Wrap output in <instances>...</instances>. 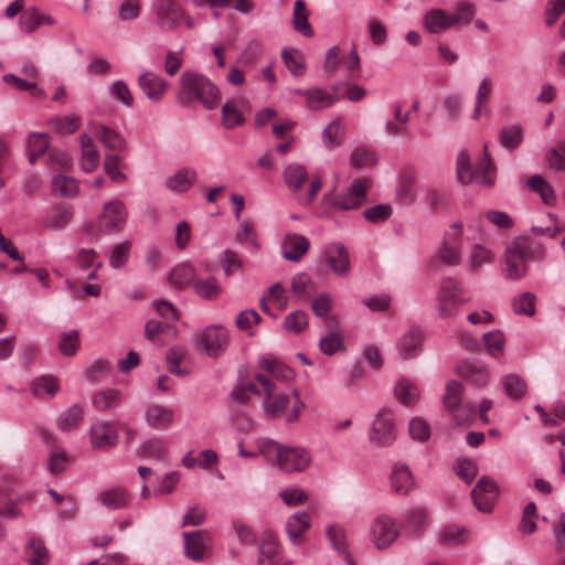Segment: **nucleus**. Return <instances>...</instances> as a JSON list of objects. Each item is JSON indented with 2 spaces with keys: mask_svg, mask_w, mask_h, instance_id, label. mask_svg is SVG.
Masks as SVG:
<instances>
[{
  "mask_svg": "<svg viewBox=\"0 0 565 565\" xmlns=\"http://www.w3.org/2000/svg\"><path fill=\"white\" fill-rule=\"evenodd\" d=\"M175 98L182 106L200 102L206 109H213L221 100V93L207 76L184 71L180 77Z\"/></svg>",
  "mask_w": 565,
  "mask_h": 565,
  "instance_id": "1",
  "label": "nucleus"
},
{
  "mask_svg": "<svg viewBox=\"0 0 565 565\" xmlns=\"http://www.w3.org/2000/svg\"><path fill=\"white\" fill-rule=\"evenodd\" d=\"M482 159L473 169L470 162L468 150H461L457 156L456 170L458 181L466 185L476 182L481 185L491 186L494 183V166L488 151V143L483 145Z\"/></svg>",
  "mask_w": 565,
  "mask_h": 565,
  "instance_id": "2",
  "label": "nucleus"
},
{
  "mask_svg": "<svg viewBox=\"0 0 565 565\" xmlns=\"http://www.w3.org/2000/svg\"><path fill=\"white\" fill-rule=\"evenodd\" d=\"M127 218L126 206L120 200L106 202L95 224L87 226V234L92 241L102 235H111L124 230Z\"/></svg>",
  "mask_w": 565,
  "mask_h": 565,
  "instance_id": "3",
  "label": "nucleus"
},
{
  "mask_svg": "<svg viewBox=\"0 0 565 565\" xmlns=\"http://www.w3.org/2000/svg\"><path fill=\"white\" fill-rule=\"evenodd\" d=\"M531 245V238L521 236L515 238L505 249L503 274L505 278L519 280L526 275V249Z\"/></svg>",
  "mask_w": 565,
  "mask_h": 565,
  "instance_id": "4",
  "label": "nucleus"
},
{
  "mask_svg": "<svg viewBox=\"0 0 565 565\" xmlns=\"http://www.w3.org/2000/svg\"><path fill=\"white\" fill-rule=\"evenodd\" d=\"M463 392L462 384L452 380L446 385L444 395L445 408L458 425L466 424L476 415V407L471 404H461V395Z\"/></svg>",
  "mask_w": 565,
  "mask_h": 565,
  "instance_id": "5",
  "label": "nucleus"
},
{
  "mask_svg": "<svg viewBox=\"0 0 565 565\" xmlns=\"http://www.w3.org/2000/svg\"><path fill=\"white\" fill-rule=\"evenodd\" d=\"M469 299L462 298V288L454 278H446L441 281L438 290V313L443 318L457 315L461 305Z\"/></svg>",
  "mask_w": 565,
  "mask_h": 565,
  "instance_id": "6",
  "label": "nucleus"
},
{
  "mask_svg": "<svg viewBox=\"0 0 565 565\" xmlns=\"http://www.w3.org/2000/svg\"><path fill=\"white\" fill-rule=\"evenodd\" d=\"M255 380L262 385L265 399L262 408L267 418L280 417L289 405V397L286 394L277 393L275 383L266 375L256 374Z\"/></svg>",
  "mask_w": 565,
  "mask_h": 565,
  "instance_id": "7",
  "label": "nucleus"
},
{
  "mask_svg": "<svg viewBox=\"0 0 565 565\" xmlns=\"http://www.w3.org/2000/svg\"><path fill=\"white\" fill-rule=\"evenodd\" d=\"M367 184L362 179H356L345 193L333 192L323 195L324 202L340 210H355L366 200Z\"/></svg>",
  "mask_w": 565,
  "mask_h": 565,
  "instance_id": "8",
  "label": "nucleus"
},
{
  "mask_svg": "<svg viewBox=\"0 0 565 565\" xmlns=\"http://www.w3.org/2000/svg\"><path fill=\"white\" fill-rule=\"evenodd\" d=\"M151 8L157 25L163 31L175 30L184 17V10L174 0H154Z\"/></svg>",
  "mask_w": 565,
  "mask_h": 565,
  "instance_id": "9",
  "label": "nucleus"
},
{
  "mask_svg": "<svg viewBox=\"0 0 565 565\" xmlns=\"http://www.w3.org/2000/svg\"><path fill=\"white\" fill-rule=\"evenodd\" d=\"M395 438L396 431L393 413L388 409H382L370 428V440L377 447H387L393 444Z\"/></svg>",
  "mask_w": 565,
  "mask_h": 565,
  "instance_id": "10",
  "label": "nucleus"
},
{
  "mask_svg": "<svg viewBox=\"0 0 565 565\" xmlns=\"http://www.w3.org/2000/svg\"><path fill=\"white\" fill-rule=\"evenodd\" d=\"M398 534L395 519L388 515L377 516L370 527L371 540L379 550L390 547L398 537Z\"/></svg>",
  "mask_w": 565,
  "mask_h": 565,
  "instance_id": "11",
  "label": "nucleus"
},
{
  "mask_svg": "<svg viewBox=\"0 0 565 565\" xmlns=\"http://www.w3.org/2000/svg\"><path fill=\"white\" fill-rule=\"evenodd\" d=\"M310 461L309 452L301 447L284 446L277 451V465L284 472L303 471Z\"/></svg>",
  "mask_w": 565,
  "mask_h": 565,
  "instance_id": "12",
  "label": "nucleus"
},
{
  "mask_svg": "<svg viewBox=\"0 0 565 565\" xmlns=\"http://www.w3.org/2000/svg\"><path fill=\"white\" fill-rule=\"evenodd\" d=\"M199 342L204 351L212 358L220 356L228 343L226 329L221 326L207 327L201 334Z\"/></svg>",
  "mask_w": 565,
  "mask_h": 565,
  "instance_id": "13",
  "label": "nucleus"
},
{
  "mask_svg": "<svg viewBox=\"0 0 565 565\" xmlns=\"http://www.w3.org/2000/svg\"><path fill=\"white\" fill-rule=\"evenodd\" d=\"M324 258L334 275L347 276L350 273L349 252L342 243H330L324 249Z\"/></svg>",
  "mask_w": 565,
  "mask_h": 565,
  "instance_id": "14",
  "label": "nucleus"
},
{
  "mask_svg": "<svg viewBox=\"0 0 565 565\" xmlns=\"http://www.w3.org/2000/svg\"><path fill=\"white\" fill-rule=\"evenodd\" d=\"M184 554L189 559L201 562L204 559L206 551V541L210 535L207 531L199 530L193 532H184Z\"/></svg>",
  "mask_w": 565,
  "mask_h": 565,
  "instance_id": "15",
  "label": "nucleus"
},
{
  "mask_svg": "<svg viewBox=\"0 0 565 565\" xmlns=\"http://www.w3.org/2000/svg\"><path fill=\"white\" fill-rule=\"evenodd\" d=\"M309 239L297 233L287 234L281 243V256L289 262H299L308 252Z\"/></svg>",
  "mask_w": 565,
  "mask_h": 565,
  "instance_id": "16",
  "label": "nucleus"
},
{
  "mask_svg": "<svg viewBox=\"0 0 565 565\" xmlns=\"http://www.w3.org/2000/svg\"><path fill=\"white\" fill-rule=\"evenodd\" d=\"M93 448L109 449L117 445L118 434L108 422H98L90 427Z\"/></svg>",
  "mask_w": 565,
  "mask_h": 565,
  "instance_id": "17",
  "label": "nucleus"
},
{
  "mask_svg": "<svg viewBox=\"0 0 565 565\" xmlns=\"http://www.w3.org/2000/svg\"><path fill=\"white\" fill-rule=\"evenodd\" d=\"M424 337L419 329H411L397 341V351L402 360L415 359L423 345Z\"/></svg>",
  "mask_w": 565,
  "mask_h": 565,
  "instance_id": "18",
  "label": "nucleus"
},
{
  "mask_svg": "<svg viewBox=\"0 0 565 565\" xmlns=\"http://www.w3.org/2000/svg\"><path fill=\"white\" fill-rule=\"evenodd\" d=\"M280 548L274 532L266 530L260 535L257 565H274Z\"/></svg>",
  "mask_w": 565,
  "mask_h": 565,
  "instance_id": "19",
  "label": "nucleus"
},
{
  "mask_svg": "<svg viewBox=\"0 0 565 565\" xmlns=\"http://www.w3.org/2000/svg\"><path fill=\"white\" fill-rule=\"evenodd\" d=\"M138 84L151 102H158L162 98L167 87L168 82L153 72H145L138 77Z\"/></svg>",
  "mask_w": 565,
  "mask_h": 565,
  "instance_id": "20",
  "label": "nucleus"
},
{
  "mask_svg": "<svg viewBox=\"0 0 565 565\" xmlns=\"http://www.w3.org/2000/svg\"><path fill=\"white\" fill-rule=\"evenodd\" d=\"M457 372L459 376L478 387L486 386L489 381L488 369L481 363L462 361L457 366Z\"/></svg>",
  "mask_w": 565,
  "mask_h": 565,
  "instance_id": "21",
  "label": "nucleus"
},
{
  "mask_svg": "<svg viewBox=\"0 0 565 565\" xmlns=\"http://www.w3.org/2000/svg\"><path fill=\"white\" fill-rule=\"evenodd\" d=\"M145 418L152 428L164 429L173 422L174 413L170 407L150 404L146 408Z\"/></svg>",
  "mask_w": 565,
  "mask_h": 565,
  "instance_id": "22",
  "label": "nucleus"
},
{
  "mask_svg": "<svg viewBox=\"0 0 565 565\" xmlns=\"http://www.w3.org/2000/svg\"><path fill=\"white\" fill-rule=\"evenodd\" d=\"M391 487L398 494H408L414 487V479L408 466L396 463L391 473Z\"/></svg>",
  "mask_w": 565,
  "mask_h": 565,
  "instance_id": "23",
  "label": "nucleus"
},
{
  "mask_svg": "<svg viewBox=\"0 0 565 565\" xmlns=\"http://www.w3.org/2000/svg\"><path fill=\"white\" fill-rule=\"evenodd\" d=\"M24 561L29 565H47L50 562V553L40 539H30L24 547Z\"/></svg>",
  "mask_w": 565,
  "mask_h": 565,
  "instance_id": "24",
  "label": "nucleus"
},
{
  "mask_svg": "<svg viewBox=\"0 0 565 565\" xmlns=\"http://www.w3.org/2000/svg\"><path fill=\"white\" fill-rule=\"evenodd\" d=\"M309 12L303 0H296L294 3L291 25L292 29L303 36L311 38L315 32L308 20Z\"/></svg>",
  "mask_w": 565,
  "mask_h": 565,
  "instance_id": "25",
  "label": "nucleus"
},
{
  "mask_svg": "<svg viewBox=\"0 0 565 565\" xmlns=\"http://www.w3.org/2000/svg\"><path fill=\"white\" fill-rule=\"evenodd\" d=\"M82 160L81 167L85 172L94 171L99 163V152L90 136H81Z\"/></svg>",
  "mask_w": 565,
  "mask_h": 565,
  "instance_id": "26",
  "label": "nucleus"
},
{
  "mask_svg": "<svg viewBox=\"0 0 565 565\" xmlns=\"http://www.w3.org/2000/svg\"><path fill=\"white\" fill-rule=\"evenodd\" d=\"M95 137L110 150H124L126 147L125 139L115 130L105 125L96 124L92 128Z\"/></svg>",
  "mask_w": 565,
  "mask_h": 565,
  "instance_id": "27",
  "label": "nucleus"
},
{
  "mask_svg": "<svg viewBox=\"0 0 565 565\" xmlns=\"http://www.w3.org/2000/svg\"><path fill=\"white\" fill-rule=\"evenodd\" d=\"M303 97H306L308 108L313 110L330 107L341 98V96H335L334 94L328 93L320 87L306 89Z\"/></svg>",
  "mask_w": 565,
  "mask_h": 565,
  "instance_id": "28",
  "label": "nucleus"
},
{
  "mask_svg": "<svg viewBox=\"0 0 565 565\" xmlns=\"http://www.w3.org/2000/svg\"><path fill=\"white\" fill-rule=\"evenodd\" d=\"M424 26L430 33H440L452 26L450 14L443 9H431L425 14Z\"/></svg>",
  "mask_w": 565,
  "mask_h": 565,
  "instance_id": "29",
  "label": "nucleus"
},
{
  "mask_svg": "<svg viewBox=\"0 0 565 565\" xmlns=\"http://www.w3.org/2000/svg\"><path fill=\"white\" fill-rule=\"evenodd\" d=\"M282 177L288 189L292 193H297L302 189L305 181L308 179V172L305 166L290 163L285 168Z\"/></svg>",
  "mask_w": 565,
  "mask_h": 565,
  "instance_id": "30",
  "label": "nucleus"
},
{
  "mask_svg": "<svg viewBox=\"0 0 565 565\" xmlns=\"http://www.w3.org/2000/svg\"><path fill=\"white\" fill-rule=\"evenodd\" d=\"M195 181V170L191 168H183L177 171L173 175L169 177L166 181V185L171 191L184 192L189 190Z\"/></svg>",
  "mask_w": 565,
  "mask_h": 565,
  "instance_id": "31",
  "label": "nucleus"
},
{
  "mask_svg": "<svg viewBox=\"0 0 565 565\" xmlns=\"http://www.w3.org/2000/svg\"><path fill=\"white\" fill-rule=\"evenodd\" d=\"M309 526L310 515L307 512L300 511L290 515L286 523V531L290 541L297 544L299 537L309 529Z\"/></svg>",
  "mask_w": 565,
  "mask_h": 565,
  "instance_id": "32",
  "label": "nucleus"
},
{
  "mask_svg": "<svg viewBox=\"0 0 565 565\" xmlns=\"http://www.w3.org/2000/svg\"><path fill=\"white\" fill-rule=\"evenodd\" d=\"M394 118L385 124V130L390 136L396 137L407 131L409 121V111L403 113L402 105L398 102L392 104Z\"/></svg>",
  "mask_w": 565,
  "mask_h": 565,
  "instance_id": "33",
  "label": "nucleus"
},
{
  "mask_svg": "<svg viewBox=\"0 0 565 565\" xmlns=\"http://www.w3.org/2000/svg\"><path fill=\"white\" fill-rule=\"evenodd\" d=\"M72 218L73 211L71 207L56 205L45 217L44 226L53 231H61L72 221Z\"/></svg>",
  "mask_w": 565,
  "mask_h": 565,
  "instance_id": "34",
  "label": "nucleus"
},
{
  "mask_svg": "<svg viewBox=\"0 0 565 565\" xmlns=\"http://www.w3.org/2000/svg\"><path fill=\"white\" fill-rule=\"evenodd\" d=\"M50 146V137L44 132H33L29 136L26 149L28 158L31 164H34L36 159L44 154Z\"/></svg>",
  "mask_w": 565,
  "mask_h": 565,
  "instance_id": "35",
  "label": "nucleus"
},
{
  "mask_svg": "<svg viewBox=\"0 0 565 565\" xmlns=\"http://www.w3.org/2000/svg\"><path fill=\"white\" fill-rule=\"evenodd\" d=\"M195 278V269L189 263L177 265L169 275V281L178 289L186 288Z\"/></svg>",
  "mask_w": 565,
  "mask_h": 565,
  "instance_id": "36",
  "label": "nucleus"
},
{
  "mask_svg": "<svg viewBox=\"0 0 565 565\" xmlns=\"http://www.w3.org/2000/svg\"><path fill=\"white\" fill-rule=\"evenodd\" d=\"M83 416V408L79 405H72L58 415L56 426L62 431L76 429L82 423Z\"/></svg>",
  "mask_w": 565,
  "mask_h": 565,
  "instance_id": "37",
  "label": "nucleus"
},
{
  "mask_svg": "<svg viewBox=\"0 0 565 565\" xmlns=\"http://www.w3.org/2000/svg\"><path fill=\"white\" fill-rule=\"evenodd\" d=\"M523 141V130L519 125H509L499 132V142L507 150H515Z\"/></svg>",
  "mask_w": 565,
  "mask_h": 565,
  "instance_id": "38",
  "label": "nucleus"
},
{
  "mask_svg": "<svg viewBox=\"0 0 565 565\" xmlns=\"http://www.w3.org/2000/svg\"><path fill=\"white\" fill-rule=\"evenodd\" d=\"M394 394L397 401L406 406L415 404L419 396L418 388L405 377L398 380Z\"/></svg>",
  "mask_w": 565,
  "mask_h": 565,
  "instance_id": "39",
  "label": "nucleus"
},
{
  "mask_svg": "<svg viewBox=\"0 0 565 565\" xmlns=\"http://www.w3.org/2000/svg\"><path fill=\"white\" fill-rule=\"evenodd\" d=\"M98 501L107 509L118 510L126 507L128 498L124 489L115 488L102 491Z\"/></svg>",
  "mask_w": 565,
  "mask_h": 565,
  "instance_id": "40",
  "label": "nucleus"
},
{
  "mask_svg": "<svg viewBox=\"0 0 565 565\" xmlns=\"http://www.w3.org/2000/svg\"><path fill=\"white\" fill-rule=\"evenodd\" d=\"M52 191L54 195L74 198L78 192V184L72 177L57 174L52 179Z\"/></svg>",
  "mask_w": 565,
  "mask_h": 565,
  "instance_id": "41",
  "label": "nucleus"
},
{
  "mask_svg": "<svg viewBox=\"0 0 565 565\" xmlns=\"http://www.w3.org/2000/svg\"><path fill=\"white\" fill-rule=\"evenodd\" d=\"M194 290L198 296L206 300L217 299L223 291L217 279L213 276H210L205 279L195 280Z\"/></svg>",
  "mask_w": 565,
  "mask_h": 565,
  "instance_id": "42",
  "label": "nucleus"
},
{
  "mask_svg": "<svg viewBox=\"0 0 565 565\" xmlns=\"http://www.w3.org/2000/svg\"><path fill=\"white\" fill-rule=\"evenodd\" d=\"M505 395L511 399H521L526 392V383L519 375L511 373L502 379Z\"/></svg>",
  "mask_w": 565,
  "mask_h": 565,
  "instance_id": "43",
  "label": "nucleus"
},
{
  "mask_svg": "<svg viewBox=\"0 0 565 565\" xmlns=\"http://www.w3.org/2000/svg\"><path fill=\"white\" fill-rule=\"evenodd\" d=\"M526 184L536 193L540 194L545 204H553L555 202V192L553 186L547 183L540 174H534L527 179Z\"/></svg>",
  "mask_w": 565,
  "mask_h": 565,
  "instance_id": "44",
  "label": "nucleus"
},
{
  "mask_svg": "<svg viewBox=\"0 0 565 565\" xmlns=\"http://www.w3.org/2000/svg\"><path fill=\"white\" fill-rule=\"evenodd\" d=\"M405 527L408 529L415 535H420L427 524V514L422 508H414L405 513Z\"/></svg>",
  "mask_w": 565,
  "mask_h": 565,
  "instance_id": "45",
  "label": "nucleus"
},
{
  "mask_svg": "<svg viewBox=\"0 0 565 565\" xmlns=\"http://www.w3.org/2000/svg\"><path fill=\"white\" fill-rule=\"evenodd\" d=\"M316 285L306 273L297 274L291 280V290L299 299H307L315 292Z\"/></svg>",
  "mask_w": 565,
  "mask_h": 565,
  "instance_id": "46",
  "label": "nucleus"
},
{
  "mask_svg": "<svg viewBox=\"0 0 565 565\" xmlns=\"http://www.w3.org/2000/svg\"><path fill=\"white\" fill-rule=\"evenodd\" d=\"M92 403L97 411L115 408L120 403V392L113 388L100 392L93 396Z\"/></svg>",
  "mask_w": 565,
  "mask_h": 565,
  "instance_id": "47",
  "label": "nucleus"
},
{
  "mask_svg": "<svg viewBox=\"0 0 565 565\" xmlns=\"http://www.w3.org/2000/svg\"><path fill=\"white\" fill-rule=\"evenodd\" d=\"M167 451V446L159 438L149 439L140 445L137 455L142 458H153L160 460Z\"/></svg>",
  "mask_w": 565,
  "mask_h": 565,
  "instance_id": "48",
  "label": "nucleus"
},
{
  "mask_svg": "<svg viewBox=\"0 0 565 565\" xmlns=\"http://www.w3.org/2000/svg\"><path fill=\"white\" fill-rule=\"evenodd\" d=\"M281 58L295 76H301L305 73V58L298 50L284 49L281 51Z\"/></svg>",
  "mask_w": 565,
  "mask_h": 565,
  "instance_id": "49",
  "label": "nucleus"
},
{
  "mask_svg": "<svg viewBox=\"0 0 565 565\" xmlns=\"http://www.w3.org/2000/svg\"><path fill=\"white\" fill-rule=\"evenodd\" d=\"M536 297L532 292H523L512 301L513 311L516 315L532 317L535 313Z\"/></svg>",
  "mask_w": 565,
  "mask_h": 565,
  "instance_id": "50",
  "label": "nucleus"
},
{
  "mask_svg": "<svg viewBox=\"0 0 565 565\" xmlns=\"http://www.w3.org/2000/svg\"><path fill=\"white\" fill-rule=\"evenodd\" d=\"M467 530L457 525H448L438 533V541L445 545H458L466 541Z\"/></svg>",
  "mask_w": 565,
  "mask_h": 565,
  "instance_id": "51",
  "label": "nucleus"
},
{
  "mask_svg": "<svg viewBox=\"0 0 565 565\" xmlns=\"http://www.w3.org/2000/svg\"><path fill=\"white\" fill-rule=\"evenodd\" d=\"M131 250V243L124 241L115 245L109 254V266L118 269L125 266L129 259Z\"/></svg>",
  "mask_w": 565,
  "mask_h": 565,
  "instance_id": "52",
  "label": "nucleus"
},
{
  "mask_svg": "<svg viewBox=\"0 0 565 565\" xmlns=\"http://www.w3.org/2000/svg\"><path fill=\"white\" fill-rule=\"evenodd\" d=\"M454 469L456 475L466 483H471L478 473L476 461L469 458L457 459Z\"/></svg>",
  "mask_w": 565,
  "mask_h": 565,
  "instance_id": "53",
  "label": "nucleus"
},
{
  "mask_svg": "<svg viewBox=\"0 0 565 565\" xmlns=\"http://www.w3.org/2000/svg\"><path fill=\"white\" fill-rule=\"evenodd\" d=\"M483 343L490 355L499 358L503 354L504 335L498 331L492 330L483 334Z\"/></svg>",
  "mask_w": 565,
  "mask_h": 565,
  "instance_id": "54",
  "label": "nucleus"
},
{
  "mask_svg": "<svg viewBox=\"0 0 565 565\" xmlns=\"http://www.w3.org/2000/svg\"><path fill=\"white\" fill-rule=\"evenodd\" d=\"M58 390L60 386L56 379L51 376L35 379L31 384V392L36 397L43 394L54 395Z\"/></svg>",
  "mask_w": 565,
  "mask_h": 565,
  "instance_id": "55",
  "label": "nucleus"
},
{
  "mask_svg": "<svg viewBox=\"0 0 565 565\" xmlns=\"http://www.w3.org/2000/svg\"><path fill=\"white\" fill-rule=\"evenodd\" d=\"M475 15V6L469 2H459L456 6V12L450 14L452 25L466 26Z\"/></svg>",
  "mask_w": 565,
  "mask_h": 565,
  "instance_id": "56",
  "label": "nucleus"
},
{
  "mask_svg": "<svg viewBox=\"0 0 565 565\" xmlns=\"http://www.w3.org/2000/svg\"><path fill=\"white\" fill-rule=\"evenodd\" d=\"M78 331L71 330L60 334L58 350L65 356H73L78 350Z\"/></svg>",
  "mask_w": 565,
  "mask_h": 565,
  "instance_id": "57",
  "label": "nucleus"
},
{
  "mask_svg": "<svg viewBox=\"0 0 565 565\" xmlns=\"http://www.w3.org/2000/svg\"><path fill=\"white\" fill-rule=\"evenodd\" d=\"M67 467V456L64 450L58 447L51 449L47 458V468L51 475L56 476L65 471Z\"/></svg>",
  "mask_w": 565,
  "mask_h": 565,
  "instance_id": "58",
  "label": "nucleus"
},
{
  "mask_svg": "<svg viewBox=\"0 0 565 565\" xmlns=\"http://www.w3.org/2000/svg\"><path fill=\"white\" fill-rule=\"evenodd\" d=\"M308 326V316L301 310H296L288 313L284 320V327L287 331L299 333Z\"/></svg>",
  "mask_w": 565,
  "mask_h": 565,
  "instance_id": "59",
  "label": "nucleus"
},
{
  "mask_svg": "<svg viewBox=\"0 0 565 565\" xmlns=\"http://www.w3.org/2000/svg\"><path fill=\"white\" fill-rule=\"evenodd\" d=\"M233 530L235 531L238 541L242 544L253 545L257 542L256 532L241 519H235L232 522Z\"/></svg>",
  "mask_w": 565,
  "mask_h": 565,
  "instance_id": "60",
  "label": "nucleus"
},
{
  "mask_svg": "<svg viewBox=\"0 0 565 565\" xmlns=\"http://www.w3.org/2000/svg\"><path fill=\"white\" fill-rule=\"evenodd\" d=\"M244 121L242 113L232 103H225L222 107V124L227 129H233Z\"/></svg>",
  "mask_w": 565,
  "mask_h": 565,
  "instance_id": "61",
  "label": "nucleus"
},
{
  "mask_svg": "<svg viewBox=\"0 0 565 565\" xmlns=\"http://www.w3.org/2000/svg\"><path fill=\"white\" fill-rule=\"evenodd\" d=\"M350 161L355 169H363L375 166L377 159L374 152L358 148L352 152Z\"/></svg>",
  "mask_w": 565,
  "mask_h": 565,
  "instance_id": "62",
  "label": "nucleus"
},
{
  "mask_svg": "<svg viewBox=\"0 0 565 565\" xmlns=\"http://www.w3.org/2000/svg\"><path fill=\"white\" fill-rule=\"evenodd\" d=\"M319 348L326 355H332L337 351L344 349L343 339L339 333L330 332L319 341Z\"/></svg>",
  "mask_w": 565,
  "mask_h": 565,
  "instance_id": "63",
  "label": "nucleus"
},
{
  "mask_svg": "<svg viewBox=\"0 0 565 565\" xmlns=\"http://www.w3.org/2000/svg\"><path fill=\"white\" fill-rule=\"evenodd\" d=\"M409 435L412 439L424 443L430 437V427L426 420L416 417L409 422Z\"/></svg>",
  "mask_w": 565,
  "mask_h": 565,
  "instance_id": "64",
  "label": "nucleus"
}]
</instances>
